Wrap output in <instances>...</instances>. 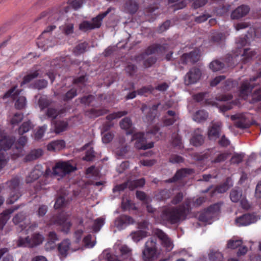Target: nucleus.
I'll use <instances>...</instances> for the list:
<instances>
[{
	"mask_svg": "<svg viewBox=\"0 0 261 261\" xmlns=\"http://www.w3.org/2000/svg\"><path fill=\"white\" fill-rule=\"evenodd\" d=\"M191 210V200L186 198L178 206L163 207L158 214L156 222L164 226L178 224L187 219Z\"/></svg>",
	"mask_w": 261,
	"mask_h": 261,
	"instance_id": "nucleus-1",
	"label": "nucleus"
},
{
	"mask_svg": "<svg viewBox=\"0 0 261 261\" xmlns=\"http://www.w3.org/2000/svg\"><path fill=\"white\" fill-rule=\"evenodd\" d=\"M84 0H68L67 3H63L61 5L45 10L40 13L37 20L44 19L48 22H55L59 20L62 17L68 12L71 7L75 10L80 9Z\"/></svg>",
	"mask_w": 261,
	"mask_h": 261,
	"instance_id": "nucleus-2",
	"label": "nucleus"
},
{
	"mask_svg": "<svg viewBox=\"0 0 261 261\" xmlns=\"http://www.w3.org/2000/svg\"><path fill=\"white\" fill-rule=\"evenodd\" d=\"M120 126L122 129L127 130V134L133 135L132 140H136L135 146L136 148L146 150L153 147V142L146 143V139L143 133H135L134 128H132V121L130 118L126 117L122 119L120 122Z\"/></svg>",
	"mask_w": 261,
	"mask_h": 261,
	"instance_id": "nucleus-3",
	"label": "nucleus"
},
{
	"mask_svg": "<svg viewBox=\"0 0 261 261\" xmlns=\"http://www.w3.org/2000/svg\"><path fill=\"white\" fill-rule=\"evenodd\" d=\"M227 152H220L216 148H208L202 152H196L193 154V158L197 161H210L212 164H218L225 161L228 158Z\"/></svg>",
	"mask_w": 261,
	"mask_h": 261,
	"instance_id": "nucleus-4",
	"label": "nucleus"
},
{
	"mask_svg": "<svg viewBox=\"0 0 261 261\" xmlns=\"http://www.w3.org/2000/svg\"><path fill=\"white\" fill-rule=\"evenodd\" d=\"M112 8H109L106 11L101 13L96 17L92 18L91 21L84 20L79 24V30L86 32L89 31L100 28L103 19L112 11Z\"/></svg>",
	"mask_w": 261,
	"mask_h": 261,
	"instance_id": "nucleus-5",
	"label": "nucleus"
},
{
	"mask_svg": "<svg viewBox=\"0 0 261 261\" xmlns=\"http://www.w3.org/2000/svg\"><path fill=\"white\" fill-rule=\"evenodd\" d=\"M8 184L11 191L6 203L8 204H11L16 201L21 196L19 187V180L17 178H13L8 182Z\"/></svg>",
	"mask_w": 261,
	"mask_h": 261,
	"instance_id": "nucleus-6",
	"label": "nucleus"
},
{
	"mask_svg": "<svg viewBox=\"0 0 261 261\" xmlns=\"http://www.w3.org/2000/svg\"><path fill=\"white\" fill-rule=\"evenodd\" d=\"M157 251L156 239L150 238L145 243V249L142 252L144 261H151Z\"/></svg>",
	"mask_w": 261,
	"mask_h": 261,
	"instance_id": "nucleus-7",
	"label": "nucleus"
},
{
	"mask_svg": "<svg viewBox=\"0 0 261 261\" xmlns=\"http://www.w3.org/2000/svg\"><path fill=\"white\" fill-rule=\"evenodd\" d=\"M230 118L231 120L235 121L234 126L240 129L248 128L252 125L248 113H238L231 115Z\"/></svg>",
	"mask_w": 261,
	"mask_h": 261,
	"instance_id": "nucleus-8",
	"label": "nucleus"
},
{
	"mask_svg": "<svg viewBox=\"0 0 261 261\" xmlns=\"http://www.w3.org/2000/svg\"><path fill=\"white\" fill-rule=\"evenodd\" d=\"M76 170V167L72 166L69 162H60L56 163L53 168V173L54 175L63 177Z\"/></svg>",
	"mask_w": 261,
	"mask_h": 261,
	"instance_id": "nucleus-9",
	"label": "nucleus"
},
{
	"mask_svg": "<svg viewBox=\"0 0 261 261\" xmlns=\"http://www.w3.org/2000/svg\"><path fill=\"white\" fill-rule=\"evenodd\" d=\"M43 238L39 233H34L31 238L29 236L24 238L20 237L18 240V246L19 247H33L42 243Z\"/></svg>",
	"mask_w": 261,
	"mask_h": 261,
	"instance_id": "nucleus-10",
	"label": "nucleus"
},
{
	"mask_svg": "<svg viewBox=\"0 0 261 261\" xmlns=\"http://www.w3.org/2000/svg\"><path fill=\"white\" fill-rule=\"evenodd\" d=\"M222 123L220 121L212 122L208 127L207 137L211 141H216L221 136Z\"/></svg>",
	"mask_w": 261,
	"mask_h": 261,
	"instance_id": "nucleus-11",
	"label": "nucleus"
},
{
	"mask_svg": "<svg viewBox=\"0 0 261 261\" xmlns=\"http://www.w3.org/2000/svg\"><path fill=\"white\" fill-rule=\"evenodd\" d=\"M201 75L200 70L197 67L192 68L185 75L184 82L186 85H189L197 83Z\"/></svg>",
	"mask_w": 261,
	"mask_h": 261,
	"instance_id": "nucleus-12",
	"label": "nucleus"
},
{
	"mask_svg": "<svg viewBox=\"0 0 261 261\" xmlns=\"http://www.w3.org/2000/svg\"><path fill=\"white\" fill-rule=\"evenodd\" d=\"M199 58V50H193L189 53L184 54L180 58V63L182 64H193L198 62Z\"/></svg>",
	"mask_w": 261,
	"mask_h": 261,
	"instance_id": "nucleus-13",
	"label": "nucleus"
},
{
	"mask_svg": "<svg viewBox=\"0 0 261 261\" xmlns=\"http://www.w3.org/2000/svg\"><path fill=\"white\" fill-rule=\"evenodd\" d=\"M15 141V137L8 136L4 131L0 130V151L9 150Z\"/></svg>",
	"mask_w": 261,
	"mask_h": 261,
	"instance_id": "nucleus-14",
	"label": "nucleus"
},
{
	"mask_svg": "<svg viewBox=\"0 0 261 261\" xmlns=\"http://www.w3.org/2000/svg\"><path fill=\"white\" fill-rule=\"evenodd\" d=\"M256 221V215L253 214L247 213L237 217L235 220V222L238 226H243L255 223Z\"/></svg>",
	"mask_w": 261,
	"mask_h": 261,
	"instance_id": "nucleus-15",
	"label": "nucleus"
},
{
	"mask_svg": "<svg viewBox=\"0 0 261 261\" xmlns=\"http://www.w3.org/2000/svg\"><path fill=\"white\" fill-rule=\"evenodd\" d=\"M154 234L161 241L162 245L168 251H170L173 247V244L168 236L161 229L156 228L154 230Z\"/></svg>",
	"mask_w": 261,
	"mask_h": 261,
	"instance_id": "nucleus-16",
	"label": "nucleus"
},
{
	"mask_svg": "<svg viewBox=\"0 0 261 261\" xmlns=\"http://www.w3.org/2000/svg\"><path fill=\"white\" fill-rule=\"evenodd\" d=\"M55 224L62 227V231L68 233L71 226V223L67 221L66 216L64 215H59L54 217L52 220Z\"/></svg>",
	"mask_w": 261,
	"mask_h": 261,
	"instance_id": "nucleus-17",
	"label": "nucleus"
},
{
	"mask_svg": "<svg viewBox=\"0 0 261 261\" xmlns=\"http://www.w3.org/2000/svg\"><path fill=\"white\" fill-rule=\"evenodd\" d=\"M260 77H261V68L259 70L257 77H253V78H251L249 81L246 80L242 83L240 87V94L243 96H247L248 93L250 92L254 87L252 83L254 82L257 78Z\"/></svg>",
	"mask_w": 261,
	"mask_h": 261,
	"instance_id": "nucleus-18",
	"label": "nucleus"
},
{
	"mask_svg": "<svg viewBox=\"0 0 261 261\" xmlns=\"http://www.w3.org/2000/svg\"><path fill=\"white\" fill-rule=\"evenodd\" d=\"M250 7L245 5H242L234 10L231 14L232 19H239L245 16L250 11Z\"/></svg>",
	"mask_w": 261,
	"mask_h": 261,
	"instance_id": "nucleus-19",
	"label": "nucleus"
},
{
	"mask_svg": "<svg viewBox=\"0 0 261 261\" xmlns=\"http://www.w3.org/2000/svg\"><path fill=\"white\" fill-rule=\"evenodd\" d=\"M193 173V170L188 168H182L176 171L175 175L171 178L166 179L164 181L165 183L175 182L182 178L186 177Z\"/></svg>",
	"mask_w": 261,
	"mask_h": 261,
	"instance_id": "nucleus-20",
	"label": "nucleus"
},
{
	"mask_svg": "<svg viewBox=\"0 0 261 261\" xmlns=\"http://www.w3.org/2000/svg\"><path fill=\"white\" fill-rule=\"evenodd\" d=\"M71 246V242L69 239H65L58 245V251L60 257H66Z\"/></svg>",
	"mask_w": 261,
	"mask_h": 261,
	"instance_id": "nucleus-21",
	"label": "nucleus"
},
{
	"mask_svg": "<svg viewBox=\"0 0 261 261\" xmlns=\"http://www.w3.org/2000/svg\"><path fill=\"white\" fill-rule=\"evenodd\" d=\"M18 208V206L10 208L5 210L0 214V230L3 229L4 226L10 219V215Z\"/></svg>",
	"mask_w": 261,
	"mask_h": 261,
	"instance_id": "nucleus-22",
	"label": "nucleus"
},
{
	"mask_svg": "<svg viewBox=\"0 0 261 261\" xmlns=\"http://www.w3.org/2000/svg\"><path fill=\"white\" fill-rule=\"evenodd\" d=\"M231 186H232V180L230 177H227L223 183L216 187L212 195H213L215 192L224 193Z\"/></svg>",
	"mask_w": 261,
	"mask_h": 261,
	"instance_id": "nucleus-23",
	"label": "nucleus"
},
{
	"mask_svg": "<svg viewBox=\"0 0 261 261\" xmlns=\"http://www.w3.org/2000/svg\"><path fill=\"white\" fill-rule=\"evenodd\" d=\"M65 147V142L63 140H57L50 142L47 146L49 151H57L63 149Z\"/></svg>",
	"mask_w": 261,
	"mask_h": 261,
	"instance_id": "nucleus-24",
	"label": "nucleus"
},
{
	"mask_svg": "<svg viewBox=\"0 0 261 261\" xmlns=\"http://www.w3.org/2000/svg\"><path fill=\"white\" fill-rule=\"evenodd\" d=\"M108 110L105 109H91L85 112V115L91 118H95L100 116H103L108 113Z\"/></svg>",
	"mask_w": 261,
	"mask_h": 261,
	"instance_id": "nucleus-25",
	"label": "nucleus"
},
{
	"mask_svg": "<svg viewBox=\"0 0 261 261\" xmlns=\"http://www.w3.org/2000/svg\"><path fill=\"white\" fill-rule=\"evenodd\" d=\"M134 223L132 217L125 215H121L115 221V224L118 227H121L124 224H130Z\"/></svg>",
	"mask_w": 261,
	"mask_h": 261,
	"instance_id": "nucleus-26",
	"label": "nucleus"
},
{
	"mask_svg": "<svg viewBox=\"0 0 261 261\" xmlns=\"http://www.w3.org/2000/svg\"><path fill=\"white\" fill-rule=\"evenodd\" d=\"M165 50V47L159 44H153L148 46L145 50L144 54L150 55L153 54L162 52Z\"/></svg>",
	"mask_w": 261,
	"mask_h": 261,
	"instance_id": "nucleus-27",
	"label": "nucleus"
},
{
	"mask_svg": "<svg viewBox=\"0 0 261 261\" xmlns=\"http://www.w3.org/2000/svg\"><path fill=\"white\" fill-rule=\"evenodd\" d=\"M256 55L255 51L249 48L244 49L243 53L241 56V60L244 64L249 62Z\"/></svg>",
	"mask_w": 261,
	"mask_h": 261,
	"instance_id": "nucleus-28",
	"label": "nucleus"
},
{
	"mask_svg": "<svg viewBox=\"0 0 261 261\" xmlns=\"http://www.w3.org/2000/svg\"><path fill=\"white\" fill-rule=\"evenodd\" d=\"M125 10L129 14H135L138 9V3L133 0H127L124 4Z\"/></svg>",
	"mask_w": 261,
	"mask_h": 261,
	"instance_id": "nucleus-29",
	"label": "nucleus"
},
{
	"mask_svg": "<svg viewBox=\"0 0 261 261\" xmlns=\"http://www.w3.org/2000/svg\"><path fill=\"white\" fill-rule=\"evenodd\" d=\"M55 132L59 134L66 130L68 126V123L65 120H54Z\"/></svg>",
	"mask_w": 261,
	"mask_h": 261,
	"instance_id": "nucleus-30",
	"label": "nucleus"
},
{
	"mask_svg": "<svg viewBox=\"0 0 261 261\" xmlns=\"http://www.w3.org/2000/svg\"><path fill=\"white\" fill-rule=\"evenodd\" d=\"M42 154L43 151L41 149L32 150L25 156L24 160L25 162L32 161L39 158Z\"/></svg>",
	"mask_w": 261,
	"mask_h": 261,
	"instance_id": "nucleus-31",
	"label": "nucleus"
},
{
	"mask_svg": "<svg viewBox=\"0 0 261 261\" xmlns=\"http://www.w3.org/2000/svg\"><path fill=\"white\" fill-rule=\"evenodd\" d=\"M39 75V70H35L33 72H29L27 75L24 76L22 81L20 83V86L22 87L24 85L27 84L31 82L33 79L38 77Z\"/></svg>",
	"mask_w": 261,
	"mask_h": 261,
	"instance_id": "nucleus-32",
	"label": "nucleus"
},
{
	"mask_svg": "<svg viewBox=\"0 0 261 261\" xmlns=\"http://www.w3.org/2000/svg\"><path fill=\"white\" fill-rule=\"evenodd\" d=\"M17 86H14L7 91L3 96V99L11 97L15 99L20 94V91L17 89Z\"/></svg>",
	"mask_w": 261,
	"mask_h": 261,
	"instance_id": "nucleus-33",
	"label": "nucleus"
},
{
	"mask_svg": "<svg viewBox=\"0 0 261 261\" xmlns=\"http://www.w3.org/2000/svg\"><path fill=\"white\" fill-rule=\"evenodd\" d=\"M48 85V82L44 79L37 80L35 81L30 85V87L38 90L45 88Z\"/></svg>",
	"mask_w": 261,
	"mask_h": 261,
	"instance_id": "nucleus-34",
	"label": "nucleus"
},
{
	"mask_svg": "<svg viewBox=\"0 0 261 261\" xmlns=\"http://www.w3.org/2000/svg\"><path fill=\"white\" fill-rule=\"evenodd\" d=\"M204 142V137L201 134H194L190 140V143L195 146H199Z\"/></svg>",
	"mask_w": 261,
	"mask_h": 261,
	"instance_id": "nucleus-35",
	"label": "nucleus"
},
{
	"mask_svg": "<svg viewBox=\"0 0 261 261\" xmlns=\"http://www.w3.org/2000/svg\"><path fill=\"white\" fill-rule=\"evenodd\" d=\"M208 116V113L205 111L203 110H199L194 115V119L196 121L201 122L206 120Z\"/></svg>",
	"mask_w": 261,
	"mask_h": 261,
	"instance_id": "nucleus-36",
	"label": "nucleus"
},
{
	"mask_svg": "<svg viewBox=\"0 0 261 261\" xmlns=\"http://www.w3.org/2000/svg\"><path fill=\"white\" fill-rule=\"evenodd\" d=\"M64 112L63 110L58 111L55 108H49L46 110V115L48 118H51L54 121L59 114Z\"/></svg>",
	"mask_w": 261,
	"mask_h": 261,
	"instance_id": "nucleus-37",
	"label": "nucleus"
},
{
	"mask_svg": "<svg viewBox=\"0 0 261 261\" xmlns=\"http://www.w3.org/2000/svg\"><path fill=\"white\" fill-rule=\"evenodd\" d=\"M242 196V192L241 190L233 189L229 195L230 198L233 202H239Z\"/></svg>",
	"mask_w": 261,
	"mask_h": 261,
	"instance_id": "nucleus-38",
	"label": "nucleus"
},
{
	"mask_svg": "<svg viewBox=\"0 0 261 261\" xmlns=\"http://www.w3.org/2000/svg\"><path fill=\"white\" fill-rule=\"evenodd\" d=\"M77 95V89L75 88H72L62 95V98L64 101H68L76 96Z\"/></svg>",
	"mask_w": 261,
	"mask_h": 261,
	"instance_id": "nucleus-39",
	"label": "nucleus"
},
{
	"mask_svg": "<svg viewBox=\"0 0 261 261\" xmlns=\"http://www.w3.org/2000/svg\"><path fill=\"white\" fill-rule=\"evenodd\" d=\"M171 193L169 190L164 189L160 190L156 195V198L160 201H164L171 197Z\"/></svg>",
	"mask_w": 261,
	"mask_h": 261,
	"instance_id": "nucleus-40",
	"label": "nucleus"
},
{
	"mask_svg": "<svg viewBox=\"0 0 261 261\" xmlns=\"http://www.w3.org/2000/svg\"><path fill=\"white\" fill-rule=\"evenodd\" d=\"M41 173L40 170L38 169L33 170L26 178L27 183L33 182L35 180L39 178Z\"/></svg>",
	"mask_w": 261,
	"mask_h": 261,
	"instance_id": "nucleus-41",
	"label": "nucleus"
},
{
	"mask_svg": "<svg viewBox=\"0 0 261 261\" xmlns=\"http://www.w3.org/2000/svg\"><path fill=\"white\" fill-rule=\"evenodd\" d=\"M261 101V87L255 89L251 94L250 103H255Z\"/></svg>",
	"mask_w": 261,
	"mask_h": 261,
	"instance_id": "nucleus-42",
	"label": "nucleus"
},
{
	"mask_svg": "<svg viewBox=\"0 0 261 261\" xmlns=\"http://www.w3.org/2000/svg\"><path fill=\"white\" fill-rule=\"evenodd\" d=\"M88 46V43L84 42L77 44L74 49V53L76 56H79L84 53Z\"/></svg>",
	"mask_w": 261,
	"mask_h": 261,
	"instance_id": "nucleus-43",
	"label": "nucleus"
},
{
	"mask_svg": "<svg viewBox=\"0 0 261 261\" xmlns=\"http://www.w3.org/2000/svg\"><path fill=\"white\" fill-rule=\"evenodd\" d=\"M33 128V125L31 122L29 120L24 122L19 127L18 134L22 135L25 133H27Z\"/></svg>",
	"mask_w": 261,
	"mask_h": 261,
	"instance_id": "nucleus-44",
	"label": "nucleus"
},
{
	"mask_svg": "<svg viewBox=\"0 0 261 261\" xmlns=\"http://www.w3.org/2000/svg\"><path fill=\"white\" fill-rule=\"evenodd\" d=\"M26 104V98L24 96H20L15 101V108L17 110H22L25 108Z\"/></svg>",
	"mask_w": 261,
	"mask_h": 261,
	"instance_id": "nucleus-45",
	"label": "nucleus"
},
{
	"mask_svg": "<svg viewBox=\"0 0 261 261\" xmlns=\"http://www.w3.org/2000/svg\"><path fill=\"white\" fill-rule=\"evenodd\" d=\"M148 232L145 230H138L132 233V239L135 242H138L143 238L147 237Z\"/></svg>",
	"mask_w": 261,
	"mask_h": 261,
	"instance_id": "nucleus-46",
	"label": "nucleus"
},
{
	"mask_svg": "<svg viewBox=\"0 0 261 261\" xmlns=\"http://www.w3.org/2000/svg\"><path fill=\"white\" fill-rule=\"evenodd\" d=\"M209 66L210 68L213 71H217L223 68L224 67V64L223 62L216 60L212 61L210 63Z\"/></svg>",
	"mask_w": 261,
	"mask_h": 261,
	"instance_id": "nucleus-47",
	"label": "nucleus"
},
{
	"mask_svg": "<svg viewBox=\"0 0 261 261\" xmlns=\"http://www.w3.org/2000/svg\"><path fill=\"white\" fill-rule=\"evenodd\" d=\"M128 113L126 111H118L114 112L107 116L106 119L108 120L112 121L116 118H120L123 116L127 115Z\"/></svg>",
	"mask_w": 261,
	"mask_h": 261,
	"instance_id": "nucleus-48",
	"label": "nucleus"
},
{
	"mask_svg": "<svg viewBox=\"0 0 261 261\" xmlns=\"http://www.w3.org/2000/svg\"><path fill=\"white\" fill-rule=\"evenodd\" d=\"M145 184L144 178H142L132 181L128 185L129 189L131 190L138 187H142Z\"/></svg>",
	"mask_w": 261,
	"mask_h": 261,
	"instance_id": "nucleus-49",
	"label": "nucleus"
},
{
	"mask_svg": "<svg viewBox=\"0 0 261 261\" xmlns=\"http://www.w3.org/2000/svg\"><path fill=\"white\" fill-rule=\"evenodd\" d=\"M105 220L103 218L100 217L95 219L94 221L93 225V230L95 232L99 231L101 227L103 225Z\"/></svg>",
	"mask_w": 261,
	"mask_h": 261,
	"instance_id": "nucleus-50",
	"label": "nucleus"
},
{
	"mask_svg": "<svg viewBox=\"0 0 261 261\" xmlns=\"http://www.w3.org/2000/svg\"><path fill=\"white\" fill-rule=\"evenodd\" d=\"M209 259L211 261H222L223 255L220 252H212L209 254Z\"/></svg>",
	"mask_w": 261,
	"mask_h": 261,
	"instance_id": "nucleus-51",
	"label": "nucleus"
},
{
	"mask_svg": "<svg viewBox=\"0 0 261 261\" xmlns=\"http://www.w3.org/2000/svg\"><path fill=\"white\" fill-rule=\"evenodd\" d=\"M184 199V194L181 192L177 193L172 198L171 203L174 205L180 203Z\"/></svg>",
	"mask_w": 261,
	"mask_h": 261,
	"instance_id": "nucleus-52",
	"label": "nucleus"
},
{
	"mask_svg": "<svg viewBox=\"0 0 261 261\" xmlns=\"http://www.w3.org/2000/svg\"><path fill=\"white\" fill-rule=\"evenodd\" d=\"M146 211L148 213L150 214V216L153 218L156 222H157V217L158 214L160 212L157 211L156 208L153 207L151 205L147 204L146 205Z\"/></svg>",
	"mask_w": 261,
	"mask_h": 261,
	"instance_id": "nucleus-53",
	"label": "nucleus"
},
{
	"mask_svg": "<svg viewBox=\"0 0 261 261\" xmlns=\"http://www.w3.org/2000/svg\"><path fill=\"white\" fill-rule=\"evenodd\" d=\"M120 251L121 255L126 258L132 256V250L126 245H122L120 248Z\"/></svg>",
	"mask_w": 261,
	"mask_h": 261,
	"instance_id": "nucleus-54",
	"label": "nucleus"
},
{
	"mask_svg": "<svg viewBox=\"0 0 261 261\" xmlns=\"http://www.w3.org/2000/svg\"><path fill=\"white\" fill-rule=\"evenodd\" d=\"M242 244V242L240 240H230L227 243V247L231 249H234L240 247Z\"/></svg>",
	"mask_w": 261,
	"mask_h": 261,
	"instance_id": "nucleus-55",
	"label": "nucleus"
},
{
	"mask_svg": "<svg viewBox=\"0 0 261 261\" xmlns=\"http://www.w3.org/2000/svg\"><path fill=\"white\" fill-rule=\"evenodd\" d=\"M23 118V115L22 113H16L14 114L11 120V123L13 125H16L20 123Z\"/></svg>",
	"mask_w": 261,
	"mask_h": 261,
	"instance_id": "nucleus-56",
	"label": "nucleus"
},
{
	"mask_svg": "<svg viewBox=\"0 0 261 261\" xmlns=\"http://www.w3.org/2000/svg\"><path fill=\"white\" fill-rule=\"evenodd\" d=\"M25 215L23 212L16 214L13 218V223L17 225L21 223L25 218Z\"/></svg>",
	"mask_w": 261,
	"mask_h": 261,
	"instance_id": "nucleus-57",
	"label": "nucleus"
},
{
	"mask_svg": "<svg viewBox=\"0 0 261 261\" xmlns=\"http://www.w3.org/2000/svg\"><path fill=\"white\" fill-rule=\"evenodd\" d=\"M125 70L129 76H133L137 72V67L135 65L129 63L126 66Z\"/></svg>",
	"mask_w": 261,
	"mask_h": 261,
	"instance_id": "nucleus-58",
	"label": "nucleus"
},
{
	"mask_svg": "<svg viewBox=\"0 0 261 261\" xmlns=\"http://www.w3.org/2000/svg\"><path fill=\"white\" fill-rule=\"evenodd\" d=\"M38 105L41 110H43L50 105V101L46 98L41 97L38 100Z\"/></svg>",
	"mask_w": 261,
	"mask_h": 261,
	"instance_id": "nucleus-59",
	"label": "nucleus"
},
{
	"mask_svg": "<svg viewBox=\"0 0 261 261\" xmlns=\"http://www.w3.org/2000/svg\"><path fill=\"white\" fill-rule=\"evenodd\" d=\"M121 207L124 211L128 210H136L134 204H133L130 200H126V201H122Z\"/></svg>",
	"mask_w": 261,
	"mask_h": 261,
	"instance_id": "nucleus-60",
	"label": "nucleus"
},
{
	"mask_svg": "<svg viewBox=\"0 0 261 261\" xmlns=\"http://www.w3.org/2000/svg\"><path fill=\"white\" fill-rule=\"evenodd\" d=\"M221 205L219 203H215L213 205H210L208 207L206 210L211 214H214L215 213H219L220 211Z\"/></svg>",
	"mask_w": 261,
	"mask_h": 261,
	"instance_id": "nucleus-61",
	"label": "nucleus"
},
{
	"mask_svg": "<svg viewBox=\"0 0 261 261\" xmlns=\"http://www.w3.org/2000/svg\"><path fill=\"white\" fill-rule=\"evenodd\" d=\"M94 96L92 95H88L82 97L80 99V102L82 104L86 106H89L90 103L94 100Z\"/></svg>",
	"mask_w": 261,
	"mask_h": 261,
	"instance_id": "nucleus-62",
	"label": "nucleus"
},
{
	"mask_svg": "<svg viewBox=\"0 0 261 261\" xmlns=\"http://www.w3.org/2000/svg\"><path fill=\"white\" fill-rule=\"evenodd\" d=\"M211 218V214L206 210L199 215V220L203 222H208Z\"/></svg>",
	"mask_w": 261,
	"mask_h": 261,
	"instance_id": "nucleus-63",
	"label": "nucleus"
},
{
	"mask_svg": "<svg viewBox=\"0 0 261 261\" xmlns=\"http://www.w3.org/2000/svg\"><path fill=\"white\" fill-rule=\"evenodd\" d=\"M230 142L229 139L225 136V135H223L220 139L218 141V144L221 147H226L230 145Z\"/></svg>",
	"mask_w": 261,
	"mask_h": 261,
	"instance_id": "nucleus-64",
	"label": "nucleus"
}]
</instances>
